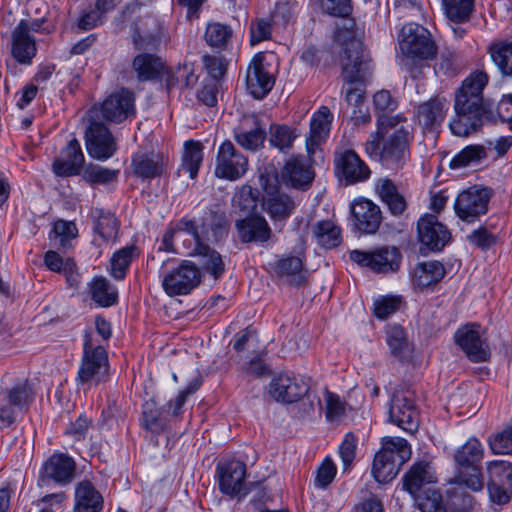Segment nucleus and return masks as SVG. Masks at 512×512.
I'll return each instance as SVG.
<instances>
[{
	"label": "nucleus",
	"instance_id": "obj_1",
	"mask_svg": "<svg viewBox=\"0 0 512 512\" xmlns=\"http://www.w3.org/2000/svg\"><path fill=\"white\" fill-rule=\"evenodd\" d=\"M488 76L484 72H475L467 77L455 92V115L449 122L453 135L468 137L476 133L484 121L493 118L492 104L484 100L483 89Z\"/></svg>",
	"mask_w": 512,
	"mask_h": 512
},
{
	"label": "nucleus",
	"instance_id": "obj_2",
	"mask_svg": "<svg viewBox=\"0 0 512 512\" xmlns=\"http://www.w3.org/2000/svg\"><path fill=\"white\" fill-rule=\"evenodd\" d=\"M371 71V61L365 53L362 43L352 40L345 47V58L342 60L341 95L346 103L354 107L352 119L356 123L370 121V115L363 110L366 99L365 86Z\"/></svg>",
	"mask_w": 512,
	"mask_h": 512
},
{
	"label": "nucleus",
	"instance_id": "obj_3",
	"mask_svg": "<svg viewBox=\"0 0 512 512\" xmlns=\"http://www.w3.org/2000/svg\"><path fill=\"white\" fill-rule=\"evenodd\" d=\"M401 114L381 115L377 135L382 139V166L390 170L401 169L410 157L412 135L403 123Z\"/></svg>",
	"mask_w": 512,
	"mask_h": 512
},
{
	"label": "nucleus",
	"instance_id": "obj_4",
	"mask_svg": "<svg viewBox=\"0 0 512 512\" xmlns=\"http://www.w3.org/2000/svg\"><path fill=\"white\" fill-rule=\"evenodd\" d=\"M435 482L434 469L427 462L415 463L403 478V488L414 498L422 512H446L442 495L427 487Z\"/></svg>",
	"mask_w": 512,
	"mask_h": 512
},
{
	"label": "nucleus",
	"instance_id": "obj_5",
	"mask_svg": "<svg viewBox=\"0 0 512 512\" xmlns=\"http://www.w3.org/2000/svg\"><path fill=\"white\" fill-rule=\"evenodd\" d=\"M109 372V360L105 348L96 344L93 338L86 334L83 343L81 362L75 378L78 387L84 390L105 382Z\"/></svg>",
	"mask_w": 512,
	"mask_h": 512
},
{
	"label": "nucleus",
	"instance_id": "obj_6",
	"mask_svg": "<svg viewBox=\"0 0 512 512\" xmlns=\"http://www.w3.org/2000/svg\"><path fill=\"white\" fill-rule=\"evenodd\" d=\"M399 46L403 54L401 65L411 73H414V60H431L437 54V47L430 32L416 23L403 26Z\"/></svg>",
	"mask_w": 512,
	"mask_h": 512
},
{
	"label": "nucleus",
	"instance_id": "obj_7",
	"mask_svg": "<svg viewBox=\"0 0 512 512\" xmlns=\"http://www.w3.org/2000/svg\"><path fill=\"white\" fill-rule=\"evenodd\" d=\"M411 449L406 439L385 437L382 448L375 454L372 475L379 483H387L398 474L399 467L410 458Z\"/></svg>",
	"mask_w": 512,
	"mask_h": 512
},
{
	"label": "nucleus",
	"instance_id": "obj_8",
	"mask_svg": "<svg viewBox=\"0 0 512 512\" xmlns=\"http://www.w3.org/2000/svg\"><path fill=\"white\" fill-rule=\"evenodd\" d=\"M483 457V447L474 437L459 447L454 455L456 463L460 466L454 477L459 489L466 487L471 491H480L483 488L481 469L477 465Z\"/></svg>",
	"mask_w": 512,
	"mask_h": 512
},
{
	"label": "nucleus",
	"instance_id": "obj_9",
	"mask_svg": "<svg viewBox=\"0 0 512 512\" xmlns=\"http://www.w3.org/2000/svg\"><path fill=\"white\" fill-rule=\"evenodd\" d=\"M269 394L277 402L285 404L305 399L304 412L310 413L314 410L316 397L312 396L309 383L302 376L280 374L273 377L269 384Z\"/></svg>",
	"mask_w": 512,
	"mask_h": 512
},
{
	"label": "nucleus",
	"instance_id": "obj_10",
	"mask_svg": "<svg viewBox=\"0 0 512 512\" xmlns=\"http://www.w3.org/2000/svg\"><path fill=\"white\" fill-rule=\"evenodd\" d=\"M228 219L224 212L212 213L209 222H203L199 227L193 220L182 218L172 228L180 238L182 234L191 236L194 240V247L204 241L219 242L227 236Z\"/></svg>",
	"mask_w": 512,
	"mask_h": 512
},
{
	"label": "nucleus",
	"instance_id": "obj_11",
	"mask_svg": "<svg viewBox=\"0 0 512 512\" xmlns=\"http://www.w3.org/2000/svg\"><path fill=\"white\" fill-rule=\"evenodd\" d=\"M134 103V94L128 89H121L110 94L100 105L93 106L88 118L120 123L135 114Z\"/></svg>",
	"mask_w": 512,
	"mask_h": 512
},
{
	"label": "nucleus",
	"instance_id": "obj_12",
	"mask_svg": "<svg viewBox=\"0 0 512 512\" xmlns=\"http://www.w3.org/2000/svg\"><path fill=\"white\" fill-rule=\"evenodd\" d=\"M493 195L492 189L474 185L461 192L455 201L456 215L467 223L475 222L488 211V204Z\"/></svg>",
	"mask_w": 512,
	"mask_h": 512
},
{
	"label": "nucleus",
	"instance_id": "obj_13",
	"mask_svg": "<svg viewBox=\"0 0 512 512\" xmlns=\"http://www.w3.org/2000/svg\"><path fill=\"white\" fill-rule=\"evenodd\" d=\"M200 280V269L189 260H183L178 267L162 273V286L169 296L189 294Z\"/></svg>",
	"mask_w": 512,
	"mask_h": 512
},
{
	"label": "nucleus",
	"instance_id": "obj_14",
	"mask_svg": "<svg viewBox=\"0 0 512 512\" xmlns=\"http://www.w3.org/2000/svg\"><path fill=\"white\" fill-rule=\"evenodd\" d=\"M33 397L32 387L27 382L2 391L0 393V429L14 423L17 415L26 410L33 401Z\"/></svg>",
	"mask_w": 512,
	"mask_h": 512
},
{
	"label": "nucleus",
	"instance_id": "obj_15",
	"mask_svg": "<svg viewBox=\"0 0 512 512\" xmlns=\"http://www.w3.org/2000/svg\"><path fill=\"white\" fill-rule=\"evenodd\" d=\"M350 259L373 272L391 273L399 269L401 254L395 247H381L372 251L352 250Z\"/></svg>",
	"mask_w": 512,
	"mask_h": 512
},
{
	"label": "nucleus",
	"instance_id": "obj_16",
	"mask_svg": "<svg viewBox=\"0 0 512 512\" xmlns=\"http://www.w3.org/2000/svg\"><path fill=\"white\" fill-rule=\"evenodd\" d=\"M454 338L472 362L479 363L489 359L490 348L479 324L470 323L458 328Z\"/></svg>",
	"mask_w": 512,
	"mask_h": 512
},
{
	"label": "nucleus",
	"instance_id": "obj_17",
	"mask_svg": "<svg viewBox=\"0 0 512 512\" xmlns=\"http://www.w3.org/2000/svg\"><path fill=\"white\" fill-rule=\"evenodd\" d=\"M248 169V159L238 151L231 141L223 142L217 152L215 176L235 181L241 178Z\"/></svg>",
	"mask_w": 512,
	"mask_h": 512
},
{
	"label": "nucleus",
	"instance_id": "obj_18",
	"mask_svg": "<svg viewBox=\"0 0 512 512\" xmlns=\"http://www.w3.org/2000/svg\"><path fill=\"white\" fill-rule=\"evenodd\" d=\"M85 145L88 154L97 160H107L116 151V143L110 130L99 120L89 118L85 131Z\"/></svg>",
	"mask_w": 512,
	"mask_h": 512
},
{
	"label": "nucleus",
	"instance_id": "obj_19",
	"mask_svg": "<svg viewBox=\"0 0 512 512\" xmlns=\"http://www.w3.org/2000/svg\"><path fill=\"white\" fill-rule=\"evenodd\" d=\"M220 491L230 497L242 498L248 494L245 485L246 465L239 460H229L217 465Z\"/></svg>",
	"mask_w": 512,
	"mask_h": 512
},
{
	"label": "nucleus",
	"instance_id": "obj_20",
	"mask_svg": "<svg viewBox=\"0 0 512 512\" xmlns=\"http://www.w3.org/2000/svg\"><path fill=\"white\" fill-rule=\"evenodd\" d=\"M246 88L255 99L264 98L273 88L275 79L265 63V55H254L246 70Z\"/></svg>",
	"mask_w": 512,
	"mask_h": 512
},
{
	"label": "nucleus",
	"instance_id": "obj_21",
	"mask_svg": "<svg viewBox=\"0 0 512 512\" xmlns=\"http://www.w3.org/2000/svg\"><path fill=\"white\" fill-rule=\"evenodd\" d=\"M76 464L72 457L65 453L52 454L42 465L39 481L42 485L56 483L69 484L75 473Z\"/></svg>",
	"mask_w": 512,
	"mask_h": 512
},
{
	"label": "nucleus",
	"instance_id": "obj_22",
	"mask_svg": "<svg viewBox=\"0 0 512 512\" xmlns=\"http://www.w3.org/2000/svg\"><path fill=\"white\" fill-rule=\"evenodd\" d=\"M390 421L405 431L418 428V411L413 396L409 392L397 391L393 394L389 409Z\"/></svg>",
	"mask_w": 512,
	"mask_h": 512
},
{
	"label": "nucleus",
	"instance_id": "obj_23",
	"mask_svg": "<svg viewBox=\"0 0 512 512\" xmlns=\"http://www.w3.org/2000/svg\"><path fill=\"white\" fill-rule=\"evenodd\" d=\"M235 141L244 149L256 151L266 139V131L258 116L245 115L233 130Z\"/></svg>",
	"mask_w": 512,
	"mask_h": 512
},
{
	"label": "nucleus",
	"instance_id": "obj_24",
	"mask_svg": "<svg viewBox=\"0 0 512 512\" xmlns=\"http://www.w3.org/2000/svg\"><path fill=\"white\" fill-rule=\"evenodd\" d=\"M355 227L364 234H374L382 222L380 207L367 198H358L350 206Z\"/></svg>",
	"mask_w": 512,
	"mask_h": 512
},
{
	"label": "nucleus",
	"instance_id": "obj_25",
	"mask_svg": "<svg viewBox=\"0 0 512 512\" xmlns=\"http://www.w3.org/2000/svg\"><path fill=\"white\" fill-rule=\"evenodd\" d=\"M420 242L433 251H440L450 241L451 233L434 215L421 217L417 224Z\"/></svg>",
	"mask_w": 512,
	"mask_h": 512
},
{
	"label": "nucleus",
	"instance_id": "obj_26",
	"mask_svg": "<svg viewBox=\"0 0 512 512\" xmlns=\"http://www.w3.org/2000/svg\"><path fill=\"white\" fill-rule=\"evenodd\" d=\"M334 162L336 170L347 184L362 182L370 177L369 167L351 149L336 152Z\"/></svg>",
	"mask_w": 512,
	"mask_h": 512
},
{
	"label": "nucleus",
	"instance_id": "obj_27",
	"mask_svg": "<svg viewBox=\"0 0 512 512\" xmlns=\"http://www.w3.org/2000/svg\"><path fill=\"white\" fill-rule=\"evenodd\" d=\"M450 103L445 97H434L418 105L416 117L426 131H436L443 123Z\"/></svg>",
	"mask_w": 512,
	"mask_h": 512
},
{
	"label": "nucleus",
	"instance_id": "obj_28",
	"mask_svg": "<svg viewBox=\"0 0 512 512\" xmlns=\"http://www.w3.org/2000/svg\"><path fill=\"white\" fill-rule=\"evenodd\" d=\"M84 154L79 142L74 138L62 149L53 162V172L60 177L78 175L84 164Z\"/></svg>",
	"mask_w": 512,
	"mask_h": 512
},
{
	"label": "nucleus",
	"instance_id": "obj_29",
	"mask_svg": "<svg viewBox=\"0 0 512 512\" xmlns=\"http://www.w3.org/2000/svg\"><path fill=\"white\" fill-rule=\"evenodd\" d=\"M239 239L242 243L264 244L272 235V230L263 216L252 215L235 223Z\"/></svg>",
	"mask_w": 512,
	"mask_h": 512
},
{
	"label": "nucleus",
	"instance_id": "obj_30",
	"mask_svg": "<svg viewBox=\"0 0 512 512\" xmlns=\"http://www.w3.org/2000/svg\"><path fill=\"white\" fill-rule=\"evenodd\" d=\"M375 193L393 216L399 217L406 211V198L391 179L379 178L375 182Z\"/></svg>",
	"mask_w": 512,
	"mask_h": 512
},
{
	"label": "nucleus",
	"instance_id": "obj_31",
	"mask_svg": "<svg viewBox=\"0 0 512 512\" xmlns=\"http://www.w3.org/2000/svg\"><path fill=\"white\" fill-rule=\"evenodd\" d=\"M333 115L327 106H321L310 121V133L306 139L308 153H313L315 148L326 138L330 132Z\"/></svg>",
	"mask_w": 512,
	"mask_h": 512
},
{
	"label": "nucleus",
	"instance_id": "obj_32",
	"mask_svg": "<svg viewBox=\"0 0 512 512\" xmlns=\"http://www.w3.org/2000/svg\"><path fill=\"white\" fill-rule=\"evenodd\" d=\"M74 512H101L103 497L94 485L83 480L75 487Z\"/></svg>",
	"mask_w": 512,
	"mask_h": 512
},
{
	"label": "nucleus",
	"instance_id": "obj_33",
	"mask_svg": "<svg viewBox=\"0 0 512 512\" xmlns=\"http://www.w3.org/2000/svg\"><path fill=\"white\" fill-rule=\"evenodd\" d=\"M385 342L390 355L403 362L408 360L413 352V346L407 338L404 328L398 324H389L385 327Z\"/></svg>",
	"mask_w": 512,
	"mask_h": 512
},
{
	"label": "nucleus",
	"instance_id": "obj_34",
	"mask_svg": "<svg viewBox=\"0 0 512 512\" xmlns=\"http://www.w3.org/2000/svg\"><path fill=\"white\" fill-rule=\"evenodd\" d=\"M204 241L193 248L191 255L198 256L202 270L211 275L214 280L220 279L225 272L222 256Z\"/></svg>",
	"mask_w": 512,
	"mask_h": 512
},
{
	"label": "nucleus",
	"instance_id": "obj_35",
	"mask_svg": "<svg viewBox=\"0 0 512 512\" xmlns=\"http://www.w3.org/2000/svg\"><path fill=\"white\" fill-rule=\"evenodd\" d=\"M133 172L142 180L161 176L164 169L163 158L154 153H136L132 157Z\"/></svg>",
	"mask_w": 512,
	"mask_h": 512
},
{
	"label": "nucleus",
	"instance_id": "obj_36",
	"mask_svg": "<svg viewBox=\"0 0 512 512\" xmlns=\"http://www.w3.org/2000/svg\"><path fill=\"white\" fill-rule=\"evenodd\" d=\"M132 67L140 81L161 78L165 70L163 61L158 56L150 53L137 55L133 60Z\"/></svg>",
	"mask_w": 512,
	"mask_h": 512
},
{
	"label": "nucleus",
	"instance_id": "obj_37",
	"mask_svg": "<svg viewBox=\"0 0 512 512\" xmlns=\"http://www.w3.org/2000/svg\"><path fill=\"white\" fill-rule=\"evenodd\" d=\"M283 178L295 188H305L311 184L314 173L304 159L295 157L286 163Z\"/></svg>",
	"mask_w": 512,
	"mask_h": 512
},
{
	"label": "nucleus",
	"instance_id": "obj_38",
	"mask_svg": "<svg viewBox=\"0 0 512 512\" xmlns=\"http://www.w3.org/2000/svg\"><path fill=\"white\" fill-rule=\"evenodd\" d=\"M24 24H18L13 32L12 55L21 64H30L36 55L35 40L31 35H25Z\"/></svg>",
	"mask_w": 512,
	"mask_h": 512
},
{
	"label": "nucleus",
	"instance_id": "obj_39",
	"mask_svg": "<svg viewBox=\"0 0 512 512\" xmlns=\"http://www.w3.org/2000/svg\"><path fill=\"white\" fill-rule=\"evenodd\" d=\"M445 275V268L439 261H425L418 263L413 272V284L419 288H426L438 283Z\"/></svg>",
	"mask_w": 512,
	"mask_h": 512
},
{
	"label": "nucleus",
	"instance_id": "obj_40",
	"mask_svg": "<svg viewBox=\"0 0 512 512\" xmlns=\"http://www.w3.org/2000/svg\"><path fill=\"white\" fill-rule=\"evenodd\" d=\"M275 272L294 286H300L306 280V271L303 269V259L300 256H287L280 259Z\"/></svg>",
	"mask_w": 512,
	"mask_h": 512
},
{
	"label": "nucleus",
	"instance_id": "obj_41",
	"mask_svg": "<svg viewBox=\"0 0 512 512\" xmlns=\"http://www.w3.org/2000/svg\"><path fill=\"white\" fill-rule=\"evenodd\" d=\"M89 294L101 307H110L117 303L118 293L105 277H95L89 283Z\"/></svg>",
	"mask_w": 512,
	"mask_h": 512
},
{
	"label": "nucleus",
	"instance_id": "obj_42",
	"mask_svg": "<svg viewBox=\"0 0 512 512\" xmlns=\"http://www.w3.org/2000/svg\"><path fill=\"white\" fill-rule=\"evenodd\" d=\"M203 160V146L198 141L189 140L184 144V153L182 156V164L179 171L189 174L194 179L199 171Z\"/></svg>",
	"mask_w": 512,
	"mask_h": 512
},
{
	"label": "nucleus",
	"instance_id": "obj_43",
	"mask_svg": "<svg viewBox=\"0 0 512 512\" xmlns=\"http://www.w3.org/2000/svg\"><path fill=\"white\" fill-rule=\"evenodd\" d=\"M312 231L317 243L326 249L337 247L341 242V230L332 221H319Z\"/></svg>",
	"mask_w": 512,
	"mask_h": 512
},
{
	"label": "nucleus",
	"instance_id": "obj_44",
	"mask_svg": "<svg viewBox=\"0 0 512 512\" xmlns=\"http://www.w3.org/2000/svg\"><path fill=\"white\" fill-rule=\"evenodd\" d=\"M142 424L155 434L162 433L167 426L166 417L163 416L154 399L145 401L142 406Z\"/></svg>",
	"mask_w": 512,
	"mask_h": 512
},
{
	"label": "nucleus",
	"instance_id": "obj_45",
	"mask_svg": "<svg viewBox=\"0 0 512 512\" xmlns=\"http://www.w3.org/2000/svg\"><path fill=\"white\" fill-rule=\"evenodd\" d=\"M488 52L501 73L512 76V41L494 42Z\"/></svg>",
	"mask_w": 512,
	"mask_h": 512
},
{
	"label": "nucleus",
	"instance_id": "obj_46",
	"mask_svg": "<svg viewBox=\"0 0 512 512\" xmlns=\"http://www.w3.org/2000/svg\"><path fill=\"white\" fill-rule=\"evenodd\" d=\"M265 210L273 221H284L295 209V203L285 194H278L265 202Z\"/></svg>",
	"mask_w": 512,
	"mask_h": 512
},
{
	"label": "nucleus",
	"instance_id": "obj_47",
	"mask_svg": "<svg viewBox=\"0 0 512 512\" xmlns=\"http://www.w3.org/2000/svg\"><path fill=\"white\" fill-rule=\"evenodd\" d=\"M475 0H442L447 18L460 24L470 19L474 11Z\"/></svg>",
	"mask_w": 512,
	"mask_h": 512
},
{
	"label": "nucleus",
	"instance_id": "obj_48",
	"mask_svg": "<svg viewBox=\"0 0 512 512\" xmlns=\"http://www.w3.org/2000/svg\"><path fill=\"white\" fill-rule=\"evenodd\" d=\"M487 158V152L482 145H468L458 152L451 160L452 169L465 168L470 165L479 164Z\"/></svg>",
	"mask_w": 512,
	"mask_h": 512
},
{
	"label": "nucleus",
	"instance_id": "obj_49",
	"mask_svg": "<svg viewBox=\"0 0 512 512\" xmlns=\"http://www.w3.org/2000/svg\"><path fill=\"white\" fill-rule=\"evenodd\" d=\"M233 31L230 26L219 22L209 23L204 38L212 48L224 49L231 41Z\"/></svg>",
	"mask_w": 512,
	"mask_h": 512
},
{
	"label": "nucleus",
	"instance_id": "obj_50",
	"mask_svg": "<svg viewBox=\"0 0 512 512\" xmlns=\"http://www.w3.org/2000/svg\"><path fill=\"white\" fill-rule=\"evenodd\" d=\"M95 228L94 231L107 242L116 236L118 231V222L114 214L103 209L95 210Z\"/></svg>",
	"mask_w": 512,
	"mask_h": 512
},
{
	"label": "nucleus",
	"instance_id": "obj_51",
	"mask_svg": "<svg viewBox=\"0 0 512 512\" xmlns=\"http://www.w3.org/2000/svg\"><path fill=\"white\" fill-rule=\"evenodd\" d=\"M119 170H113L100 165L90 164L83 170V179L92 184H109L117 180Z\"/></svg>",
	"mask_w": 512,
	"mask_h": 512
},
{
	"label": "nucleus",
	"instance_id": "obj_52",
	"mask_svg": "<svg viewBox=\"0 0 512 512\" xmlns=\"http://www.w3.org/2000/svg\"><path fill=\"white\" fill-rule=\"evenodd\" d=\"M488 482L512 485V464L504 460H494L487 464Z\"/></svg>",
	"mask_w": 512,
	"mask_h": 512
},
{
	"label": "nucleus",
	"instance_id": "obj_53",
	"mask_svg": "<svg viewBox=\"0 0 512 512\" xmlns=\"http://www.w3.org/2000/svg\"><path fill=\"white\" fill-rule=\"evenodd\" d=\"M296 137L295 131L286 125L273 124L270 126L269 142L281 151L290 149Z\"/></svg>",
	"mask_w": 512,
	"mask_h": 512
},
{
	"label": "nucleus",
	"instance_id": "obj_54",
	"mask_svg": "<svg viewBox=\"0 0 512 512\" xmlns=\"http://www.w3.org/2000/svg\"><path fill=\"white\" fill-rule=\"evenodd\" d=\"M200 386L201 381L198 378L192 379L185 389L181 390L174 399L168 401L165 406L167 414L174 417L180 416L183 413V406L187 398L195 393Z\"/></svg>",
	"mask_w": 512,
	"mask_h": 512
},
{
	"label": "nucleus",
	"instance_id": "obj_55",
	"mask_svg": "<svg viewBox=\"0 0 512 512\" xmlns=\"http://www.w3.org/2000/svg\"><path fill=\"white\" fill-rule=\"evenodd\" d=\"M134 253L133 246H127L115 252L111 258V275L117 279L122 280L126 271L132 261Z\"/></svg>",
	"mask_w": 512,
	"mask_h": 512
},
{
	"label": "nucleus",
	"instance_id": "obj_56",
	"mask_svg": "<svg viewBox=\"0 0 512 512\" xmlns=\"http://www.w3.org/2000/svg\"><path fill=\"white\" fill-rule=\"evenodd\" d=\"M337 467L330 457H326L316 470L314 486L320 489L327 488L334 480Z\"/></svg>",
	"mask_w": 512,
	"mask_h": 512
},
{
	"label": "nucleus",
	"instance_id": "obj_57",
	"mask_svg": "<svg viewBox=\"0 0 512 512\" xmlns=\"http://www.w3.org/2000/svg\"><path fill=\"white\" fill-rule=\"evenodd\" d=\"M401 304V298L397 296H384L374 302V315L381 320L395 313Z\"/></svg>",
	"mask_w": 512,
	"mask_h": 512
},
{
	"label": "nucleus",
	"instance_id": "obj_58",
	"mask_svg": "<svg viewBox=\"0 0 512 512\" xmlns=\"http://www.w3.org/2000/svg\"><path fill=\"white\" fill-rule=\"evenodd\" d=\"M326 418L329 421H338L346 414V404L340 397L332 392L325 393Z\"/></svg>",
	"mask_w": 512,
	"mask_h": 512
},
{
	"label": "nucleus",
	"instance_id": "obj_59",
	"mask_svg": "<svg viewBox=\"0 0 512 512\" xmlns=\"http://www.w3.org/2000/svg\"><path fill=\"white\" fill-rule=\"evenodd\" d=\"M272 33V22L269 19H257L250 25V43L256 45L269 40Z\"/></svg>",
	"mask_w": 512,
	"mask_h": 512
},
{
	"label": "nucleus",
	"instance_id": "obj_60",
	"mask_svg": "<svg viewBox=\"0 0 512 512\" xmlns=\"http://www.w3.org/2000/svg\"><path fill=\"white\" fill-rule=\"evenodd\" d=\"M323 12L335 17H347L352 12L351 0H318Z\"/></svg>",
	"mask_w": 512,
	"mask_h": 512
},
{
	"label": "nucleus",
	"instance_id": "obj_61",
	"mask_svg": "<svg viewBox=\"0 0 512 512\" xmlns=\"http://www.w3.org/2000/svg\"><path fill=\"white\" fill-rule=\"evenodd\" d=\"M373 103L377 111V119L381 115H391L390 113L397 108V101L388 90H381L375 93Z\"/></svg>",
	"mask_w": 512,
	"mask_h": 512
},
{
	"label": "nucleus",
	"instance_id": "obj_62",
	"mask_svg": "<svg viewBox=\"0 0 512 512\" xmlns=\"http://www.w3.org/2000/svg\"><path fill=\"white\" fill-rule=\"evenodd\" d=\"M357 438L353 433H347L339 446V454L344 469H348L356 456Z\"/></svg>",
	"mask_w": 512,
	"mask_h": 512
},
{
	"label": "nucleus",
	"instance_id": "obj_63",
	"mask_svg": "<svg viewBox=\"0 0 512 512\" xmlns=\"http://www.w3.org/2000/svg\"><path fill=\"white\" fill-rule=\"evenodd\" d=\"M54 233L59 239V244L66 247L69 241L76 237L77 228L73 222L60 220L54 224Z\"/></svg>",
	"mask_w": 512,
	"mask_h": 512
},
{
	"label": "nucleus",
	"instance_id": "obj_64",
	"mask_svg": "<svg viewBox=\"0 0 512 512\" xmlns=\"http://www.w3.org/2000/svg\"><path fill=\"white\" fill-rule=\"evenodd\" d=\"M487 488L492 502L502 505L509 501L512 493V485L506 486L505 484L501 485L498 483L494 485L493 482H488Z\"/></svg>",
	"mask_w": 512,
	"mask_h": 512
}]
</instances>
